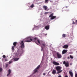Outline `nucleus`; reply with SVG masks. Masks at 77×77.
Here are the masks:
<instances>
[{
    "instance_id": "obj_33",
    "label": "nucleus",
    "mask_w": 77,
    "mask_h": 77,
    "mask_svg": "<svg viewBox=\"0 0 77 77\" xmlns=\"http://www.w3.org/2000/svg\"><path fill=\"white\" fill-rule=\"evenodd\" d=\"M45 73H44L43 74V75H45Z\"/></svg>"
},
{
    "instance_id": "obj_4",
    "label": "nucleus",
    "mask_w": 77,
    "mask_h": 77,
    "mask_svg": "<svg viewBox=\"0 0 77 77\" xmlns=\"http://www.w3.org/2000/svg\"><path fill=\"white\" fill-rule=\"evenodd\" d=\"M63 64L65 65L66 67H68L69 66V62H66L65 61H64L63 62Z\"/></svg>"
},
{
    "instance_id": "obj_12",
    "label": "nucleus",
    "mask_w": 77,
    "mask_h": 77,
    "mask_svg": "<svg viewBox=\"0 0 77 77\" xmlns=\"http://www.w3.org/2000/svg\"><path fill=\"white\" fill-rule=\"evenodd\" d=\"M45 29L47 30H48L50 29V25L46 26L45 27Z\"/></svg>"
},
{
    "instance_id": "obj_25",
    "label": "nucleus",
    "mask_w": 77,
    "mask_h": 77,
    "mask_svg": "<svg viewBox=\"0 0 77 77\" xmlns=\"http://www.w3.org/2000/svg\"><path fill=\"white\" fill-rule=\"evenodd\" d=\"M49 0H45V3H48V2Z\"/></svg>"
},
{
    "instance_id": "obj_22",
    "label": "nucleus",
    "mask_w": 77,
    "mask_h": 77,
    "mask_svg": "<svg viewBox=\"0 0 77 77\" xmlns=\"http://www.w3.org/2000/svg\"><path fill=\"white\" fill-rule=\"evenodd\" d=\"M39 68H40V65H39L36 68V69H39Z\"/></svg>"
},
{
    "instance_id": "obj_11",
    "label": "nucleus",
    "mask_w": 77,
    "mask_h": 77,
    "mask_svg": "<svg viewBox=\"0 0 77 77\" xmlns=\"http://www.w3.org/2000/svg\"><path fill=\"white\" fill-rule=\"evenodd\" d=\"M43 8L45 11H48V10H47V6L44 5L43 7Z\"/></svg>"
},
{
    "instance_id": "obj_39",
    "label": "nucleus",
    "mask_w": 77,
    "mask_h": 77,
    "mask_svg": "<svg viewBox=\"0 0 77 77\" xmlns=\"http://www.w3.org/2000/svg\"><path fill=\"white\" fill-rule=\"evenodd\" d=\"M72 63H70V65H71V66L72 65Z\"/></svg>"
},
{
    "instance_id": "obj_3",
    "label": "nucleus",
    "mask_w": 77,
    "mask_h": 77,
    "mask_svg": "<svg viewBox=\"0 0 77 77\" xmlns=\"http://www.w3.org/2000/svg\"><path fill=\"white\" fill-rule=\"evenodd\" d=\"M45 43L43 41H42L40 44V46L42 48H44L45 47Z\"/></svg>"
},
{
    "instance_id": "obj_23",
    "label": "nucleus",
    "mask_w": 77,
    "mask_h": 77,
    "mask_svg": "<svg viewBox=\"0 0 77 77\" xmlns=\"http://www.w3.org/2000/svg\"><path fill=\"white\" fill-rule=\"evenodd\" d=\"M14 47H15V46H12L11 49H12V50H13V51H14Z\"/></svg>"
},
{
    "instance_id": "obj_15",
    "label": "nucleus",
    "mask_w": 77,
    "mask_h": 77,
    "mask_svg": "<svg viewBox=\"0 0 77 77\" xmlns=\"http://www.w3.org/2000/svg\"><path fill=\"white\" fill-rule=\"evenodd\" d=\"M17 44H18V43L17 42H14L13 44V45H14V47H16V46L17 45Z\"/></svg>"
},
{
    "instance_id": "obj_7",
    "label": "nucleus",
    "mask_w": 77,
    "mask_h": 77,
    "mask_svg": "<svg viewBox=\"0 0 77 77\" xmlns=\"http://www.w3.org/2000/svg\"><path fill=\"white\" fill-rule=\"evenodd\" d=\"M52 63L54 64V65H59V63L57 62L56 61H53Z\"/></svg>"
},
{
    "instance_id": "obj_16",
    "label": "nucleus",
    "mask_w": 77,
    "mask_h": 77,
    "mask_svg": "<svg viewBox=\"0 0 77 77\" xmlns=\"http://www.w3.org/2000/svg\"><path fill=\"white\" fill-rule=\"evenodd\" d=\"M56 18V16H53L50 19L52 20H54V19L55 18Z\"/></svg>"
},
{
    "instance_id": "obj_28",
    "label": "nucleus",
    "mask_w": 77,
    "mask_h": 77,
    "mask_svg": "<svg viewBox=\"0 0 77 77\" xmlns=\"http://www.w3.org/2000/svg\"><path fill=\"white\" fill-rule=\"evenodd\" d=\"M69 56H70V57L71 58V59H73V58H74L73 57H72V55H70Z\"/></svg>"
},
{
    "instance_id": "obj_5",
    "label": "nucleus",
    "mask_w": 77,
    "mask_h": 77,
    "mask_svg": "<svg viewBox=\"0 0 77 77\" xmlns=\"http://www.w3.org/2000/svg\"><path fill=\"white\" fill-rule=\"evenodd\" d=\"M24 41H21V43H20V44H21V48H24Z\"/></svg>"
},
{
    "instance_id": "obj_38",
    "label": "nucleus",
    "mask_w": 77,
    "mask_h": 77,
    "mask_svg": "<svg viewBox=\"0 0 77 77\" xmlns=\"http://www.w3.org/2000/svg\"><path fill=\"white\" fill-rule=\"evenodd\" d=\"M58 77H62V76H61V75H59L58 76Z\"/></svg>"
},
{
    "instance_id": "obj_18",
    "label": "nucleus",
    "mask_w": 77,
    "mask_h": 77,
    "mask_svg": "<svg viewBox=\"0 0 77 77\" xmlns=\"http://www.w3.org/2000/svg\"><path fill=\"white\" fill-rule=\"evenodd\" d=\"M53 15H54V13H52L50 15H49V18H52L53 16Z\"/></svg>"
},
{
    "instance_id": "obj_34",
    "label": "nucleus",
    "mask_w": 77,
    "mask_h": 77,
    "mask_svg": "<svg viewBox=\"0 0 77 77\" xmlns=\"http://www.w3.org/2000/svg\"><path fill=\"white\" fill-rule=\"evenodd\" d=\"M75 77H77V73H75Z\"/></svg>"
},
{
    "instance_id": "obj_32",
    "label": "nucleus",
    "mask_w": 77,
    "mask_h": 77,
    "mask_svg": "<svg viewBox=\"0 0 77 77\" xmlns=\"http://www.w3.org/2000/svg\"><path fill=\"white\" fill-rule=\"evenodd\" d=\"M48 14V12H45V14Z\"/></svg>"
},
{
    "instance_id": "obj_2",
    "label": "nucleus",
    "mask_w": 77,
    "mask_h": 77,
    "mask_svg": "<svg viewBox=\"0 0 77 77\" xmlns=\"http://www.w3.org/2000/svg\"><path fill=\"white\" fill-rule=\"evenodd\" d=\"M62 67L60 66H57L56 67V70L58 71L57 72V74H59L62 71V70H61V68Z\"/></svg>"
},
{
    "instance_id": "obj_41",
    "label": "nucleus",
    "mask_w": 77,
    "mask_h": 77,
    "mask_svg": "<svg viewBox=\"0 0 77 77\" xmlns=\"http://www.w3.org/2000/svg\"><path fill=\"white\" fill-rule=\"evenodd\" d=\"M65 77H68V76L66 75L65 76Z\"/></svg>"
},
{
    "instance_id": "obj_40",
    "label": "nucleus",
    "mask_w": 77,
    "mask_h": 77,
    "mask_svg": "<svg viewBox=\"0 0 77 77\" xmlns=\"http://www.w3.org/2000/svg\"><path fill=\"white\" fill-rule=\"evenodd\" d=\"M69 10H67L66 12H69Z\"/></svg>"
},
{
    "instance_id": "obj_35",
    "label": "nucleus",
    "mask_w": 77,
    "mask_h": 77,
    "mask_svg": "<svg viewBox=\"0 0 77 77\" xmlns=\"http://www.w3.org/2000/svg\"><path fill=\"white\" fill-rule=\"evenodd\" d=\"M8 64H6V68H7V67H8Z\"/></svg>"
},
{
    "instance_id": "obj_30",
    "label": "nucleus",
    "mask_w": 77,
    "mask_h": 77,
    "mask_svg": "<svg viewBox=\"0 0 77 77\" xmlns=\"http://www.w3.org/2000/svg\"><path fill=\"white\" fill-rule=\"evenodd\" d=\"M3 58H6V56H5V55H3Z\"/></svg>"
},
{
    "instance_id": "obj_6",
    "label": "nucleus",
    "mask_w": 77,
    "mask_h": 77,
    "mask_svg": "<svg viewBox=\"0 0 77 77\" xmlns=\"http://www.w3.org/2000/svg\"><path fill=\"white\" fill-rule=\"evenodd\" d=\"M57 56L58 59H60L62 57V55L59 52L57 53Z\"/></svg>"
},
{
    "instance_id": "obj_24",
    "label": "nucleus",
    "mask_w": 77,
    "mask_h": 77,
    "mask_svg": "<svg viewBox=\"0 0 77 77\" xmlns=\"http://www.w3.org/2000/svg\"><path fill=\"white\" fill-rule=\"evenodd\" d=\"M2 71H3V69L1 67H0V72H1Z\"/></svg>"
},
{
    "instance_id": "obj_8",
    "label": "nucleus",
    "mask_w": 77,
    "mask_h": 77,
    "mask_svg": "<svg viewBox=\"0 0 77 77\" xmlns=\"http://www.w3.org/2000/svg\"><path fill=\"white\" fill-rule=\"evenodd\" d=\"M63 48L65 49H67L68 48V45H65L63 46Z\"/></svg>"
},
{
    "instance_id": "obj_36",
    "label": "nucleus",
    "mask_w": 77,
    "mask_h": 77,
    "mask_svg": "<svg viewBox=\"0 0 77 77\" xmlns=\"http://www.w3.org/2000/svg\"><path fill=\"white\" fill-rule=\"evenodd\" d=\"M67 59H70L69 57H67Z\"/></svg>"
},
{
    "instance_id": "obj_14",
    "label": "nucleus",
    "mask_w": 77,
    "mask_h": 77,
    "mask_svg": "<svg viewBox=\"0 0 77 77\" xmlns=\"http://www.w3.org/2000/svg\"><path fill=\"white\" fill-rule=\"evenodd\" d=\"M8 74L7 75V76H8V75H10V74H11V71L10 69H9L8 70Z\"/></svg>"
},
{
    "instance_id": "obj_9",
    "label": "nucleus",
    "mask_w": 77,
    "mask_h": 77,
    "mask_svg": "<svg viewBox=\"0 0 77 77\" xmlns=\"http://www.w3.org/2000/svg\"><path fill=\"white\" fill-rule=\"evenodd\" d=\"M68 51V50H63L62 52V54H65V53H66L67 52V51Z\"/></svg>"
},
{
    "instance_id": "obj_29",
    "label": "nucleus",
    "mask_w": 77,
    "mask_h": 77,
    "mask_svg": "<svg viewBox=\"0 0 77 77\" xmlns=\"http://www.w3.org/2000/svg\"><path fill=\"white\" fill-rule=\"evenodd\" d=\"M17 54L18 55V56H20V55H21V54H18V52H17Z\"/></svg>"
},
{
    "instance_id": "obj_26",
    "label": "nucleus",
    "mask_w": 77,
    "mask_h": 77,
    "mask_svg": "<svg viewBox=\"0 0 77 77\" xmlns=\"http://www.w3.org/2000/svg\"><path fill=\"white\" fill-rule=\"evenodd\" d=\"M34 7V5H33V4H32L30 6L31 8H33Z\"/></svg>"
},
{
    "instance_id": "obj_42",
    "label": "nucleus",
    "mask_w": 77,
    "mask_h": 77,
    "mask_svg": "<svg viewBox=\"0 0 77 77\" xmlns=\"http://www.w3.org/2000/svg\"><path fill=\"white\" fill-rule=\"evenodd\" d=\"M75 22L76 23H77V20H75Z\"/></svg>"
},
{
    "instance_id": "obj_17",
    "label": "nucleus",
    "mask_w": 77,
    "mask_h": 77,
    "mask_svg": "<svg viewBox=\"0 0 77 77\" xmlns=\"http://www.w3.org/2000/svg\"><path fill=\"white\" fill-rule=\"evenodd\" d=\"M13 59V60H14L15 61H17L19 59V58H14Z\"/></svg>"
},
{
    "instance_id": "obj_31",
    "label": "nucleus",
    "mask_w": 77,
    "mask_h": 77,
    "mask_svg": "<svg viewBox=\"0 0 77 77\" xmlns=\"http://www.w3.org/2000/svg\"><path fill=\"white\" fill-rule=\"evenodd\" d=\"M73 23H72V24H75V23L74 22V21H72Z\"/></svg>"
},
{
    "instance_id": "obj_44",
    "label": "nucleus",
    "mask_w": 77,
    "mask_h": 77,
    "mask_svg": "<svg viewBox=\"0 0 77 77\" xmlns=\"http://www.w3.org/2000/svg\"><path fill=\"white\" fill-rule=\"evenodd\" d=\"M63 9L62 10H63Z\"/></svg>"
},
{
    "instance_id": "obj_20",
    "label": "nucleus",
    "mask_w": 77,
    "mask_h": 77,
    "mask_svg": "<svg viewBox=\"0 0 77 77\" xmlns=\"http://www.w3.org/2000/svg\"><path fill=\"white\" fill-rule=\"evenodd\" d=\"M62 37L63 38H65L66 37V34H63L62 35Z\"/></svg>"
},
{
    "instance_id": "obj_19",
    "label": "nucleus",
    "mask_w": 77,
    "mask_h": 77,
    "mask_svg": "<svg viewBox=\"0 0 77 77\" xmlns=\"http://www.w3.org/2000/svg\"><path fill=\"white\" fill-rule=\"evenodd\" d=\"M34 73H36V72H38V70L36 69H35V70H34Z\"/></svg>"
},
{
    "instance_id": "obj_37",
    "label": "nucleus",
    "mask_w": 77,
    "mask_h": 77,
    "mask_svg": "<svg viewBox=\"0 0 77 77\" xmlns=\"http://www.w3.org/2000/svg\"><path fill=\"white\" fill-rule=\"evenodd\" d=\"M5 62H6V61H8V60H7V59H5Z\"/></svg>"
},
{
    "instance_id": "obj_43",
    "label": "nucleus",
    "mask_w": 77,
    "mask_h": 77,
    "mask_svg": "<svg viewBox=\"0 0 77 77\" xmlns=\"http://www.w3.org/2000/svg\"><path fill=\"white\" fill-rule=\"evenodd\" d=\"M65 8H68V6H66L65 7Z\"/></svg>"
},
{
    "instance_id": "obj_1",
    "label": "nucleus",
    "mask_w": 77,
    "mask_h": 77,
    "mask_svg": "<svg viewBox=\"0 0 77 77\" xmlns=\"http://www.w3.org/2000/svg\"><path fill=\"white\" fill-rule=\"evenodd\" d=\"M36 41H37L38 44H40L41 42H40V40H39V39H37V38L36 37L34 38L33 39H32V37H27L25 39V42H31L32 41H34L37 45H38V43L36 42Z\"/></svg>"
},
{
    "instance_id": "obj_13",
    "label": "nucleus",
    "mask_w": 77,
    "mask_h": 77,
    "mask_svg": "<svg viewBox=\"0 0 77 77\" xmlns=\"http://www.w3.org/2000/svg\"><path fill=\"white\" fill-rule=\"evenodd\" d=\"M69 73L71 77H73V73H72V72L69 71Z\"/></svg>"
},
{
    "instance_id": "obj_10",
    "label": "nucleus",
    "mask_w": 77,
    "mask_h": 77,
    "mask_svg": "<svg viewBox=\"0 0 77 77\" xmlns=\"http://www.w3.org/2000/svg\"><path fill=\"white\" fill-rule=\"evenodd\" d=\"M52 73L54 75H55V74H56V70H55V69L53 70L52 72Z\"/></svg>"
},
{
    "instance_id": "obj_27",
    "label": "nucleus",
    "mask_w": 77,
    "mask_h": 77,
    "mask_svg": "<svg viewBox=\"0 0 77 77\" xmlns=\"http://www.w3.org/2000/svg\"><path fill=\"white\" fill-rule=\"evenodd\" d=\"M42 48L41 49V51H43V54H44V50H43V48Z\"/></svg>"
},
{
    "instance_id": "obj_21",
    "label": "nucleus",
    "mask_w": 77,
    "mask_h": 77,
    "mask_svg": "<svg viewBox=\"0 0 77 77\" xmlns=\"http://www.w3.org/2000/svg\"><path fill=\"white\" fill-rule=\"evenodd\" d=\"M12 60H13V59H12L11 60H10V61H9V64H11V63H12Z\"/></svg>"
}]
</instances>
